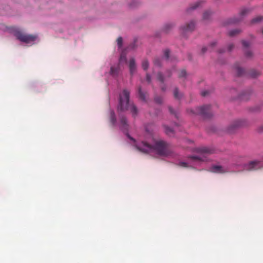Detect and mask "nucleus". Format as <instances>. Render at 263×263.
Instances as JSON below:
<instances>
[{
	"label": "nucleus",
	"mask_w": 263,
	"mask_h": 263,
	"mask_svg": "<svg viewBox=\"0 0 263 263\" xmlns=\"http://www.w3.org/2000/svg\"><path fill=\"white\" fill-rule=\"evenodd\" d=\"M245 55L248 58H250L252 56V53L251 51L247 50L245 52Z\"/></svg>",
	"instance_id": "2f4dec72"
},
{
	"label": "nucleus",
	"mask_w": 263,
	"mask_h": 263,
	"mask_svg": "<svg viewBox=\"0 0 263 263\" xmlns=\"http://www.w3.org/2000/svg\"><path fill=\"white\" fill-rule=\"evenodd\" d=\"M209 94V92L208 91H203L201 92V95L203 97L206 96Z\"/></svg>",
	"instance_id": "4c0bfd02"
},
{
	"label": "nucleus",
	"mask_w": 263,
	"mask_h": 263,
	"mask_svg": "<svg viewBox=\"0 0 263 263\" xmlns=\"http://www.w3.org/2000/svg\"><path fill=\"white\" fill-rule=\"evenodd\" d=\"M187 112L194 115H200L204 118H209L212 116L211 111V106L209 105L196 107L194 109H188Z\"/></svg>",
	"instance_id": "20e7f679"
},
{
	"label": "nucleus",
	"mask_w": 263,
	"mask_h": 263,
	"mask_svg": "<svg viewBox=\"0 0 263 263\" xmlns=\"http://www.w3.org/2000/svg\"><path fill=\"white\" fill-rule=\"evenodd\" d=\"M119 62H120V63H121L122 62H126V56L125 53H121V54L120 55Z\"/></svg>",
	"instance_id": "a878e982"
},
{
	"label": "nucleus",
	"mask_w": 263,
	"mask_h": 263,
	"mask_svg": "<svg viewBox=\"0 0 263 263\" xmlns=\"http://www.w3.org/2000/svg\"><path fill=\"white\" fill-rule=\"evenodd\" d=\"M158 80L161 83H164V78L162 73L159 72L158 73Z\"/></svg>",
	"instance_id": "bb28decb"
},
{
	"label": "nucleus",
	"mask_w": 263,
	"mask_h": 263,
	"mask_svg": "<svg viewBox=\"0 0 263 263\" xmlns=\"http://www.w3.org/2000/svg\"><path fill=\"white\" fill-rule=\"evenodd\" d=\"M250 10L249 9H248V8L242 9L240 12L239 18H238L236 17H233V18H230L229 20L228 23L229 24H235V23L239 22L241 20L242 17L244 16L245 15H246V14H248L250 12Z\"/></svg>",
	"instance_id": "6e6552de"
},
{
	"label": "nucleus",
	"mask_w": 263,
	"mask_h": 263,
	"mask_svg": "<svg viewBox=\"0 0 263 263\" xmlns=\"http://www.w3.org/2000/svg\"><path fill=\"white\" fill-rule=\"evenodd\" d=\"M219 52H220V53H221V52H223V51H220Z\"/></svg>",
	"instance_id": "a18cd8bd"
},
{
	"label": "nucleus",
	"mask_w": 263,
	"mask_h": 263,
	"mask_svg": "<svg viewBox=\"0 0 263 263\" xmlns=\"http://www.w3.org/2000/svg\"><path fill=\"white\" fill-rule=\"evenodd\" d=\"M155 101L156 103L158 104H161L163 102L162 98L161 97H156L155 98Z\"/></svg>",
	"instance_id": "cd10ccee"
},
{
	"label": "nucleus",
	"mask_w": 263,
	"mask_h": 263,
	"mask_svg": "<svg viewBox=\"0 0 263 263\" xmlns=\"http://www.w3.org/2000/svg\"><path fill=\"white\" fill-rule=\"evenodd\" d=\"M120 128L123 130H127L128 129V124L127 119L125 117H121L120 119Z\"/></svg>",
	"instance_id": "9d476101"
},
{
	"label": "nucleus",
	"mask_w": 263,
	"mask_h": 263,
	"mask_svg": "<svg viewBox=\"0 0 263 263\" xmlns=\"http://www.w3.org/2000/svg\"><path fill=\"white\" fill-rule=\"evenodd\" d=\"M179 165L183 167H187L189 166L188 164L184 162H180L179 163Z\"/></svg>",
	"instance_id": "7c9ffc66"
},
{
	"label": "nucleus",
	"mask_w": 263,
	"mask_h": 263,
	"mask_svg": "<svg viewBox=\"0 0 263 263\" xmlns=\"http://www.w3.org/2000/svg\"><path fill=\"white\" fill-rule=\"evenodd\" d=\"M117 43L119 47H121L122 45L123 39L121 37H119L117 39Z\"/></svg>",
	"instance_id": "c756f323"
},
{
	"label": "nucleus",
	"mask_w": 263,
	"mask_h": 263,
	"mask_svg": "<svg viewBox=\"0 0 263 263\" xmlns=\"http://www.w3.org/2000/svg\"><path fill=\"white\" fill-rule=\"evenodd\" d=\"M110 120L112 125H114L116 124V116H115V114L114 111L112 110H111L110 111Z\"/></svg>",
	"instance_id": "dca6fc26"
},
{
	"label": "nucleus",
	"mask_w": 263,
	"mask_h": 263,
	"mask_svg": "<svg viewBox=\"0 0 263 263\" xmlns=\"http://www.w3.org/2000/svg\"><path fill=\"white\" fill-rule=\"evenodd\" d=\"M258 132H259V133L263 132V125L260 126L259 127H258Z\"/></svg>",
	"instance_id": "58836bf2"
},
{
	"label": "nucleus",
	"mask_w": 263,
	"mask_h": 263,
	"mask_svg": "<svg viewBox=\"0 0 263 263\" xmlns=\"http://www.w3.org/2000/svg\"><path fill=\"white\" fill-rule=\"evenodd\" d=\"M211 172L215 173H224L226 172L223 170L222 167L220 165H213L210 168Z\"/></svg>",
	"instance_id": "9b49d317"
},
{
	"label": "nucleus",
	"mask_w": 263,
	"mask_h": 263,
	"mask_svg": "<svg viewBox=\"0 0 263 263\" xmlns=\"http://www.w3.org/2000/svg\"><path fill=\"white\" fill-rule=\"evenodd\" d=\"M129 68L130 74L132 75L136 70V65L135 60L134 58L130 59L129 63Z\"/></svg>",
	"instance_id": "f8f14e48"
},
{
	"label": "nucleus",
	"mask_w": 263,
	"mask_h": 263,
	"mask_svg": "<svg viewBox=\"0 0 263 263\" xmlns=\"http://www.w3.org/2000/svg\"><path fill=\"white\" fill-rule=\"evenodd\" d=\"M138 93H139L140 99L142 101H146L145 95L143 92H142L141 87H139L138 88Z\"/></svg>",
	"instance_id": "aec40b11"
},
{
	"label": "nucleus",
	"mask_w": 263,
	"mask_h": 263,
	"mask_svg": "<svg viewBox=\"0 0 263 263\" xmlns=\"http://www.w3.org/2000/svg\"><path fill=\"white\" fill-rule=\"evenodd\" d=\"M119 71V66L114 67L111 66L110 70V74L112 76H117Z\"/></svg>",
	"instance_id": "ddd939ff"
},
{
	"label": "nucleus",
	"mask_w": 263,
	"mask_h": 263,
	"mask_svg": "<svg viewBox=\"0 0 263 263\" xmlns=\"http://www.w3.org/2000/svg\"><path fill=\"white\" fill-rule=\"evenodd\" d=\"M186 71L184 70H181L179 74H178V76L179 78H182V77H184L186 76Z\"/></svg>",
	"instance_id": "c85d7f7f"
},
{
	"label": "nucleus",
	"mask_w": 263,
	"mask_h": 263,
	"mask_svg": "<svg viewBox=\"0 0 263 263\" xmlns=\"http://www.w3.org/2000/svg\"><path fill=\"white\" fill-rule=\"evenodd\" d=\"M182 95L179 93L178 88H176L174 90V97L176 99H180Z\"/></svg>",
	"instance_id": "5701e85b"
},
{
	"label": "nucleus",
	"mask_w": 263,
	"mask_h": 263,
	"mask_svg": "<svg viewBox=\"0 0 263 263\" xmlns=\"http://www.w3.org/2000/svg\"><path fill=\"white\" fill-rule=\"evenodd\" d=\"M169 111L170 112L171 114H175V112L173 109V108L171 107H169Z\"/></svg>",
	"instance_id": "a19ab883"
},
{
	"label": "nucleus",
	"mask_w": 263,
	"mask_h": 263,
	"mask_svg": "<svg viewBox=\"0 0 263 263\" xmlns=\"http://www.w3.org/2000/svg\"><path fill=\"white\" fill-rule=\"evenodd\" d=\"M154 63L155 66H161V59L159 58H156L154 60Z\"/></svg>",
	"instance_id": "393cba45"
},
{
	"label": "nucleus",
	"mask_w": 263,
	"mask_h": 263,
	"mask_svg": "<svg viewBox=\"0 0 263 263\" xmlns=\"http://www.w3.org/2000/svg\"><path fill=\"white\" fill-rule=\"evenodd\" d=\"M161 89L162 91H164L166 90V87L165 86H163L161 87Z\"/></svg>",
	"instance_id": "37998d69"
},
{
	"label": "nucleus",
	"mask_w": 263,
	"mask_h": 263,
	"mask_svg": "<svg viewBox=\"0 0 263 263\" xmlns=\"http://www.w3.org/2000/svg\"><path fill=\"white\" fill-rule=\"evenodd\" d=\"M263 21V16H258L254 18H253L251 21V24H255L261 22Z\"/></svg>",
	"instance_id": "a211bd4d"
},
{
	"label": "nucleus",
	"mask_w": 263,
	"mask_h": 263,
	"mask_svg": "<svg viewBox=\"0 0 263 263\" xmlns=\"http://www.w3.org/2000/svg\"><path fill=\"white\" fill-rule=\"evenodd\" d=\"M145 130L152 137V143L142 141L140 144L136 145L137 148L145 153L155 152L160 156L168 155L170 153L168 144L163 140L154 138L152 136V132L149 130L147 127L145 128Z\"/></svg>",
	"instance_id": "f257e3e1"
},
{
	"label": "nucleus",
	"mask_w": 263,
	"mask_h": 263,
	"mask_svg": "<svg viewBox=\"0 0 263 263\" xmlns=\"http://www.w3.org/2000/svg\"><path fill=\"white\" fill-rule=\"evenodd\" d=\"M208 50V48L206 47H204L201 49V52L202 54H204Z\"/></svg>",
	"instance_id": "e433bc0d"
},
{
	"label": "nucleus",
	"mask_w": 263,
	"mask_h": 263,
	"mask_svg": "<svg viewBox=\"0 0 263 263\" xmlns=\"http://www.w3.org/2000/svg\"><path fill=\"white\" fill-rule=\"evenodd\" d=\"M234 68L236 71L238 76H241L243 75L245 71L244 69L239 67L237 64L234 66Z\"/></svg>",
	"instance_id": "4468645a"
},
{
	"label": "nucleus",
	"mask_w": 263,
	"mask_h": 263,
	"mask_svg": "<svg viewBox=\"0 0 263 263\" xmlns=\"http://www.w3.org/2000/svg\"><path fill=\"white\" fill-rule=\"evenodd\" d=\"M194 152L199 154V156L191 155L188 156V159L194 162H201L207 160L206 155L213 154L214 149L208 147H200L195 149Z\"/></svg>",
	"instance_id": "7ed1b4c3"
},
{
	"label": "nucleus",
	"mask_w": 263,
	"mask_h": 263,
	"mask_svg": "<svg viewBox=\"0 0 263 263\" xmlns=\"http://www.w3.org/2000/svg\"><path fill=\"white\" fill-rule=\"evenodd\" d=\"M169 54H170V50L168 49H166L164 51V56L167 59H168V58H169Z\"/></svg>",
	"instance_id": "72a5a7b5"
},
{
	"label": "nucleus",
	"mask_w": 263,
	"mask_h": 263,
	"mask_svg": "<svg viewBox=\"0 0 263 263\" xmlns=\"http://www.w3.org/2000/svg\"><path fill=\"white\" fill-rule=\"evenodd\" d=\"M167 72L168 73L167 77L170 78L171 76V72L170 71H167Z\"/></svg>",
	"instance_id": "79ce46f5"
},
{
	"label": "nucleus",
	"mask_w": 263,
	"mask_h": 263,
	"mask_svg": "<svg viewBox=\"0 0 263 263\" xmlns=\"http://www.w3.org/2000/svg\"><path fill=\"white\" fill-rule=\"evenodd\" d=\"M149 66V63L146 59H144L143 60L142 62V67L144 70H146L148 69Z\"/></svg>",
	"instance_id": "4be33fe9"
},
{
	"label": "nucleus",
	"mask_w": 263,
	"mask_h": 263,
	"mask_svg": "<svg viewBox=\"0 0 263 263\" xmlns=\"http://www.w3.org/2000/svg\"><path fill=\"white\" fill-rule=\"evenodd\" d=\"M216 45V42H213L212 43H211L210 44V45H209L208 48L209 50H212V49L213 48V47L214 46H215V45Z\"/></svg>",
	"instance_id": "f704fd0d"
},
{
	"label": "nucleus",
	"mask_w": 263,
	"mask_h": 263,
	"mask_svg": "<svg viewBox=\"0 0 263 263\" xmlns=\"http://www.w3.org/2000/svg\"><path fill=\"white\" fill-rule=\"evenodd\" d=\"M203 2L202 1H198L195 3L193 5L191 6L190 9L192 10H194L197 8L199 7L201 4Z\"/></svg>",
	"instance_id": "b1692460"
},
{
	"label": "nucleus",
	"mask_w": 263,
	"mask_h": 263,
	"mask_svg": "<svg viewBox=\"0 0 263 263\" xmlns=\"http://www.w3.org/2000/svg\"><path fill=\"white\" fill-rule=\"evenodd\" d=\"M260 74L259 72L256 70L252 69L249 72V75L252 78H255Z\"/></svg>",
	"instance_id": "412c9836"
},
{
	"label": "nucleus",
	"mask_w": 263,
	"mask_h": 263,
	"mask_svg": "<svg viewBox=\"0 0 263 263\" xmlns=\"http://www.w3.org/2000/svg\"><path fill=\"white\" fill-rule=\"evenodd\" d=\"M146 81H147V82L148 83H151V76L148 73L146 74Z\"/></svg>",
	"instance_id": "c9c22d12"
},
{
	"label": "nucleus",
	"mask_w": 263,
	"mask_h": 263,
	"mask_svg": "<svg viewBox=\"0 0 263 263\" xmlns=\"http://www.w3.org/2000/svg\"><path fill=\"white\" fill-rule=\"evenodd\" d=\"M14 34L18 40L26 43L33 42L35 41L36 38V36L35 35L24 34L20 30H16Z\"/></svg>",
	"instance_id": "39448f33"
},
{
	"label": "nucleus",
	"mask_w": 263,
	"mask_h": 263,
	"mask_svg": "<svg viewBox=\"0 0 263 263\" xmlns=\"http://www.w3.org/2000/svg\"><path fill=\"white\" fill-rule=\"evenodd\" d=\"M129 95L130 92L127 89H124L122 93L120 95L118 111H124L130 110L133 116L135 117L137 114V109L133 104H130Z\"/></svg>",
	"instance_id": "f03ea898"
},
{
	"label": "nucleus",
	"mask_w": 263,
	"mask_h": 263,
	"mask_svg": "<svg viewBox=\"0 0 263 263\" xmlns=\"http://www.w3.org/2000/svg\"><path fill=\"white\" fill-rule=\"evenodd\" d=\"M262 167L260 161L254 160L250 161L244 165V169L248 171H254L261 168Z\"/></svg>",
	"instance_id": "423d86ee"
},
{
	"label": "nucleus",
	"mask_w": 263,
	"mask_h": 263,
	"mask_svg": "<svg viewBox=\"0 0 263 263\" xmlns=\"http://www.w3.org/2000/svg\"><path fill=\"white\" fill-rule=\"evenodd\" d=\"M234 47V45L233 44H230L229 47H228V50L229 51H231L232 50V49Z\"/></svg>",
	"instance_id": "ea45409f"
},
{
	"label": "nucleus",
	"mask_w": 263,
	"mask_h": 263,
	"mask_svg": "<svg viewBox=\"0 0 263 263\" xmlns=\"http://www.w3.org/2000/svg\"><path fill=\"white\" fill-rule=\"evenodd\" d=\"M242 44L243 46L245 48H247L249 46V43L245 40H243L242 41Z\"/></svg>",
	"instance_id": "473e14b6"
},
{
	"label": "nucleus",
	"mask_w": 263,
	"mask_h": 263,
	"mask_svg": "<svg viewBox=\"0 0 263 263\" xmlns=\"http://www.w3.org/2000/svg\"><path fill=\"white\" fill-rule=\"evenodd\" d=\"M241 32V30L235 29L229 32V35L230 36H234Z\"/></svg>",
	"instance_id": "2eb2a0df"
},
{
	"label": "nucleus",
	"mask_w": 263,
	"mask_h": 263,
	"mask_svg": "<svg viewBox=\"0 0 263 263\" xmlns=\"http://www.w3.org/2000/svg\"><path fill=\"white\" fill-rule=\"evenodd\" d=\"M261 33L263 34V28L261 29Z\"/></svg>",
	"instance_id": "c03bdc74"
},
{
	"label": "nucleus",
	"mask_w": 263,
	"mask_h": 263,
	"mask_svg": "<svg viewBox=\"0 0 263 263\" xmlns=\"http://www.w3.org/2000/svg\"><path fill=\"white\" fill-rule=\"evenodd\" d=\"M211 15L212 12L211 11H206L203 14V19L205 21L208 20L210 19Z\"/></svg>",
	"instance_id": "6ab92c4d"
},
{
	"label": "nucleus",
	"mask_w": 263,
	"mask_h": 263,
	"mask_svg": "<svg viewBox=\"0 0 263 263\" xmlns=\"http://www.w3.org/2000/svg\"><path fill=\"white\" fill-rule=\"evenodd\" d=\"M164 127L165 128V132L167 135L168 136H172L174 134V130L172 128L169 127L166 125H164Z\"/></svg>",
	"instance_id": "f3484780"
},
{
	"label": "nucleus",
	"mask_w": 263,
	"mask_h": 263,
	"mask_svg": "<svg viewBox=\"0 0 263 263\" xmlns=\"http://www.w3.org/2000/svg\"><path fill=\"white\" fill-rule=\"evenodd\" d=\"M195 27V23L194 21H191L181 27L182 32L183 34L192 32L194 30Z\"/></svg>",
	"instance_id": "1a4fd4ad"
},
{
	"label": "nucleus",
	"mask_w": 263,
	"mask_h": 263,
	"mask_svg": "<svg viewBox=\"0 0 263 263\" xmlns=\"http://www.w3.org/2000/svg\"><path fill=\"white\" fill-rule=\"evenodd\" d=\"M246 121L243 119H239L235 121L229 127L228 132L230 133L233 132L236 128L241 127L246 125Z\"/></svg>",
	"instance_id": "0eeeda50"
}]
</instances>
